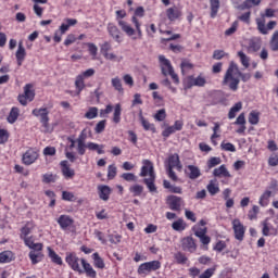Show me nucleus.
<instances>
[{
  "label": "nucleus",
  "instance_id": "69168bd1",
  "mask_svg": "<svg viewBox=\"0 0 278 278\" xmlns=\"http://www.w3.org/2000/svg\"><path fill=\"white\" fill-rule=\"evenodd\" d=\"M56 176L53 174H45L42 176L43 184H55Z\"/></svg>",
  "mask_w": 278,
  "mask_h": 278
},
{
  "label": "nucleus",
  "instance_id": "a19ab883",
  "mask_svg": "<svg viewBox=\"0 0 278 278\" xmlns=\"http://www.w3.org/2000/svg\"><path fill=\"white\" fill-rule=\"evenodd\" d=\"M211 5V18H216L218 10H220V0H210Z\"/></svg>",
  "mask_w": 278,
  "mask_h": 278
},
{
  "label": "nucleus",
  "instance_id": "5701e85b",
  "mask_svg": "<svg viewBox=\"0 0 278 278\" xmlns=\"http://www.w3.org/2000/svg\"><path fill=\"white\" fill-rule=\"evenodd\" d=\"M263 236H277L278 230L268 222V219H265L263 222Z\"/></svg>",
  "mask_w": 278,
  "mask_h": 278
},
{
  "label": "nucleus",
  "instance_id": "8fccbe9b",
  "mask_svg": "<svg viewBox=\"0 0 278 278\" xmlns=\"http://www.w3.org/2000/svg\"><path fill=\"white\" fill-rule=\"evenodd\" d=\"M249 49L254 53H257L262 49V39H252L249 43Z\"/></svg>",
  "mask_w": 278,
  "mask_h": 278
},
{
  "label": "nucleus",
  "instance_id": "bf43d9fd",
  "mask_svg": "<svg viewBox=\"0 0 278 278\" xmlns=\"http://www.w3.org/2000/svg\"><path fill=\"white\" fill-rule=\"evenodd\" d=\"M220 148L223 151H229L230 153H236V146L231 142H222Z\"/></svg>",
  "mask_w": 278,
  "mask_h": 278
},
{
  "label": "nucleus",
  "instance_id": "a878e982",
  "mask_svg": "<svg viewBox=\"0 0 278 278\" xmlns=\"http://www.w3.org/2000/svg\"><path fill=\"white\" fill-rule=\"evenodd\" d=\"M235 125H239V128L236 130L237 134H244L247 131V117L244 113H241L235 121Z\"/></svg>",
  "mask_w": 278,
  "mask_h": 278
},
{
  "label": "nucleus",
  "instance_id": "58836bf2",
  "mask_svg": "<svg viewBox=\"0 0 278 278\" xmlns=\"http://www.w3.org/2000/svg\"><path fill=\"white\" fill-rule=\"evenodd\" d=\"M121 114H123V106H121V103H117L115 104L113 111V123H115V125H118V123H121Z\"/></svg>",
  "mask_w": 278,
  "mask_h": 278
},
{
  "label": "nucleus",
  "instance_id": "79ce46f5",
  "mask_svg": "<svg viewBox=\"0 0 278 278\" xmlns=\"http://www.w3.org/2000/svg\"><path fill=\"white\" fill-rule=\"evenodd\" d=\"M41 251L31 250L28 254V257L33 265H36L42 260V253Z\"/></svg>",
  "mask_w": 278,
  "mask_h": 278
},
{
  "label": "nucleus",
  "instance_id": "e2e57ef3",
  "mask_svg": "<svg viewBox=\"0 0 278 278\" xmlns=\"http://www.w3.org/2000/svg\"><path fill=\"white\" fill-rule=\"evenodd\" d=\"M62 199L63 201H76L77 198H75V193L71 191H63L62 192Z\"/></svg>",
  "mask_w": 278,
  "mask_h": 278
},
{
  "label": "nucleus",
  "instance_id": "bb28decb",
  "mask_svg": "<svg viewBox=\"0 0 278 278\" xmlns=\"http://www.w3.org/2000/svg\"><path fill=\"white\" fill-rule=\"evenodd\" d=\"M31 114L40 118V122L49 119V109L47 108L34 109Z\"/></svg>",
  "mask_w": 278,
  "mask_h": 278
},
{
  "label": "nucleus",
  "instance_id": "09e8293b",
  "mask_svg": "<svg viewBox=\"0 0 278 278\" xmlns=\"http://www.w3.org/2000/svg\"><path fill=\"white\" fill-rule=\"evenodd\" d=\"M269 48H270V51H274V52L278 51V30L274 31L269 40Z\"/></svg>",
  "mask_w": 278,
  "mask_h": 278
},
{
  "label": "nucleus",
  "instance_id": "680f3d73",
  "mask_svg": "<svg viewBox=\"0 0 278 278\" xmlns=\"http://www.w3.org/2000/svg\"><path fill=\"white\" fill-rule=\"evenodd\" d=\"M131 23L135 24V27H136V31H137V34H138V37H139V38H142V28H140V27H141V24H140V21H138V17L132 16V17H131Z\"/></svg>",
  "mask_w": 278,
  "mask_h": 278
},
{
  "label": "nucleus",
  "instance_id": "5fc2aeb1",
  "mask_svg": "<svg viewBox=\"0 0 278 278\" xmlns=\"http://www.w3.org/2000/svg\"><path fill=\"white\" fill-rule=\"evenodd\" d=\"M238 58L240 59V62H241L242 66H244V68H248L250 66L251 60L249 59V56H247V54L244 52L239 51Z\"/></svg>",
  "mask_w": 278,
  "mask_h": 278
},
{
  "label": "nucleus",
  "instance_id": "2eb2a0df",
  "mask_svg": "<svg viewBox=\"0 0 278 278\" xmlns=\"http://www.w3.org/2000/svg\"><path fill=\"white\" fill-rule=\"evenodd\" d=\"M182 251H188L189 253H194L197 251V242L192 237H185L181 239Z\"/></svg>",
  "mask_w": 278,
  "mask_h": 278
},
{
  "label": "nucleus",
  "instance_id": "ddd939ff",
  "mask_svg": "<svg viewBox=\"0 0 278 278\" xmlns=\"http://www.w3.org/2000/svg\"><path fill=\"white\" fill-rule=\"evenodd\" d=\"M206 80L203 76H198V77H188L185 80V90H189V88H192V86H199V87H203L205 86Z\"/></svg>",
  "mask_w": 278,
  "mask_h": 278
},
{
  "label": "nucleus",
  "instance_id": "7ed1b4c3",
  "mask_svg": "<svg viewBox=\"0 0 278 278\" xmlns=\"http://www.w3.org/2000/svg\"><path fill=\"white\" fill-rule=\"evenodd\" d=\"M242 74L238 71H228L224 78L225 86H228L230 90H238V84H240V77Z\"/></svg>",
  "mask_w": 278,
  "mask_h": 278
},
{
  "label": "nucleus",
  "instance_id": "aec40b11",
  "mask_svg": "<svg viewBox=\"0 0 278 278\" xmlns=\"http://www.w3.org/2000/svg\"><path fill=\"white\" fill-rule=\"evenodd\" d=\"M94 75V71H87L85 73H83L81 75L77 76L76 81H75V86L78 90V92H81L85 88V84H84V78L85 77H92Z\"/></svg>",
  "mask_w": 278,
  "mask_h": 278
},
{
  "label": "nucleus",
  "instance_id": "0e129e2a",
  "mask_svg": "<svg viewBox=\"0 0 278 278\" xmlns=\"http://www.w3.org/2000/svg\"><path fill=\"white\" fill-rule=\"evenodd\" d=\"M121 177L124 181H138V177L134 173H124Z\"/></svg>",
  "mask_w": 278,
  "mask_h": 278
},
{
  "label": "nucleus",
  "instance_id": "4d7b16f0",
  "mask_svg": "<svg viewBox=\"0 0 278 278\" xmlns=\"http://www.w3.org/2000/svg\"><path fill=\"white\" fill-rule=\"evenodd\" d=\"M220 162H223L220 160V157L218 156H212L208 161H207V168H214L215 166H218L220 164Z\"/></svg>",
  "mask_w": 278,
  "mask_h": 278
},
{
  "label": "nucleus",
  "instance_id": "4c0bfd02",
  "mask_svg": "<svg viewBox=\"0 0 278 278\" xmlns=\"http://www.w3.org/2000/svg\"><path fill=\"white\" fill-rule=\"evenodd\" d=\"M140 123L146 131H152V134H155V124L150 123L144 116H140Z\"/></svg>",
  "mask_w": 278,
  "mask_h": 278
},
{
  "label": "nucleus",
  "instance_id": "f03ea898",
  "mask_svg": "<svg viewBox=\"0 0 278 278\" xmlns=\"http://www.w3.org/2000/svg\"><path fill=\"white\" fill-rule=\"evenodd\" d=\"M115 14H116L117 25L121 27L122 31H124L126 36H129V37L134 36L136 34V29H134V27H131L129 23L123 20L125 18V16H127V12L125 10H118L115 12Z\"/></svg>",
  "mask_w": 278,
  "mask_h": 278
},
{
  "label": "nucleus",
  "instance_id": "3c124183",
  "mask_svg": "<svg viewBox=\"0 0 278 278\" xmlns=\"http://www.w3.org/2000/svg\"><path fill=\"white\" fill-rule=\"evenodd\" d=\"M129 192H131L132 197H140L144 192V187L142 185H132L129 187Z\"/></svg>",
  "mask_w": 278,
  "mask_h": 278
},
{
  "label": "nucleus",
  "instance_id": "052dcab7",
  "mask_svg": "<svg viewBox=\"0 0 278 278\" xmlns=\"http://www.w3.org/2000/svg\"><path fill=\"white\" fill-rule=\"evenodd\" d=\"M174 260L178 263V264H186L188 262V257L186 256V254L181 253V252H177L174 255Z\"/></svg>",
  "mask_w": 278,
  "mask_h": 278
},
{
  "label": "nucleus",
  "instance_id": "72a5a7b5",
  "mask_svg": "<svg viewBox=\"0 0 278 278\" xmlns=\"http://www.w3.org/2000/svg\"><path fill=\"white\" fill-rule=\"evenodd\" d=\"M77 24V20L75 18H65V23L61 24L60 31L61 34H66L71 27Z\"/></svg>",
  "mask_w": 278,
  "mask_h": 278
},
{
  "label": "nucleus",
  "instance_id": "49530a36",
  "mask_svg": "<svg viewBox=\"0 0 278 278\" xmlns=\"http://www.w3.org/2000/svg\"><path fill=\"white\" fill-rule=\"evenodd\" d=\"M159 62L161 64L162 71H173V65L170 64V61L166 59V56L160 55Z\"/></svg>",
  "mask_w": 278,
  "mask_h": 278
},
{
  "label": "nucleus",
  "instance_id": "f257e3e1",
  "mask_svg": "<svg viewBox=\"0 0 278 278\" xmlns=\"http://www.w3.org/2000/svg\"><path fill=\"white\" fill-rule=\"evenodd\" d=\"M34 229H36V222H26L25 225L20 229V238L23 240L25 247L31 249V251H42V249H45V244L36 243L34 236H29Z\"/></svg>",
  "mask_w": 278,
  "mask_h": 278
},
{
  "label": "nucleus",
  "instance_id": "2f4dec72",
  "mask_svg": "<svg viewBox=\"0 0 278 278\" xmlns=\"http://www.w3.org/2000/svg\"><path fill=\"white\" fill-rule=\"evenodd\" d=\"M86 147L89 151H96L98 155H103V153H105V150H103L105 149V146L103 144L88 142Z\"/></svg>",
  "mask_w": 278,
  "mask_h": 278
},
{
  "label": "nucleus",
  "instance_id": "a18cd8bd",
  "mask_svg": "<svg viewBox=\"0 0 278 278\" xmlns=\"http://www.w3.org/2000/svg\"><path fill=\"white\" fill-rule=\"evenodd\" d=\"M188 227L184 218H178L176 222L172 224V228L174 231H184Z\"/></svg>",
  "mask_w": 278,
  "mask_h": 278
},
{
  "label": "nucleus",
  "instance_id": "de8ad7c7",
  "mask_svg": "<svg viewBox=\"0 0 278 278\" xmlns=\"http://www.w3.org/2000/svg\"><path fill=\"white\" fill-rule=\"evenodd\" d=\"M97 116H99V109L96 106H90L85 113V118L88 121H92L93 118H97Z\"/></svg>",
  "mask_w": 278,
  "mask_h": 278
},
{
  "label": "nucleus",
  "instance_id": "9b49d317",
  "mask_svg": "<svg viewBox=\"0 0 278 278\" xmlns=\"http://www.w3.org/2000/svg\"><path fill=\"white\" fill-rule=\"evenodd\" d=\"M58 225L63 229V231H66L68 229H75V219L71 217L70 215H61L56 219Z\"/></svg>",
  "mask_w": 278,
  "mask_h": 278
},
{
  "label": "nucleus",
  "instance_id": "c03bdc74",
  "mask_svg": "<svg viewBox=\"0 0 278 278\" xmlns=\"http://www.w3.org/2000/svg\"><path fill=\"white\" fill-rule=\"evenodd\" d=\"M260 116H261V113L257 110L251 111L248 116V121L250 125H257L260 123Z\"/></svg>",
  "mask_w": 278,
  "mask_h": 278
},
{
  "label": "nucleus",
  "instance_id": "cd10ccee",
  "mask_svg": "<svg viewBox=\"0 0 278 278\" xmlns=\"http://www.w3.org/2000/svg\"><path fill=\"white\" fill-rule=\"evenodd\" d=\"M187 175L189 179H199V177H201V169L198 166L189 165L187 167Z\"/></svg>",
  "mask_w": 278,
  "mask_h": 278
},
{
  "label": "nucleus",
  "instance_id": "dca6fc26",
  "mask_svg": "<svg viewBox=\"0 0 278 278\" xmlns=\"http://www.w3.org/2000/svg\"><path fill=\"white\" fill-rule=\"evenodd\" d=\"M182 14L181 9L177 5L170 7L166 10V16L172 23L181 18Z\"/></svg>",
  "mask_w": 278,
  "mask_h": 278
},
{
  "label": "nucleus",
  "instance_id": "37998d69",
  "mask_svg": "<svg viewBox=\"0 0 278 278\" xmlns=\"http://www.w3.org/2000/svg\"><path fill=\"white\" fill-rule=\"evenodd\" d=\"M206 190L210 192L212 197L214 194H218L220 192V188L218 187V182L216 180H211L208 185L206 186Z\"/></svg>",
  "mask_w": 278,
  "mask_h": 278
},
{
  "label": "nucleus",
  "instance_id": "603ef678",
  "mask_svg": "<svg viewBox=\"0 0 278 278\" xmlns=\"http://www.w3.org/2000/svg\"><path fill=\"white\" fill-rule=\"evenodd\" d=\"M143 182L146 184L150 192H157V187H155V176L152 178H144Z\"/></svg>",
  "mask_w": 278,
  "mask_h": 278
},
{
  "label": "nucleus",
  "instance_id": "1a4fd4ad",
  "mask_svg": "<svg viewBox=\"0 0 278 278\" xmlns=\"http://www.w3.org/2000/svg\"><path fill=\"white\" fill-rule=\"evenodd\" d=\"M40 157V154L36 149H28L22 156V162L25 166H31Z\"/></svg>",
  "mask_w": 278,
  "mask_h": 278
},
{
  "label": "nucleus",
  "instance_id": "a211bd4d",
  "mask_svg": "<svg viewBox=\"0 0 278 278\" xmlns=\"http://www.w3.org/2000/svg\"><path fill=\"white\" fill-rule=\"evenodd\" d=\"M15 58L18 66H22L23 62H25V58H27V51L25 50V46H23V41H18Z\"/></svg>",
  "mask_w": 278,
  "mask_h": 278
},
{
  "label": "nucleus",
  "instance_id": "6e6d98bb",
  "mask_svg": "<svg viewBox=\"0 0 278 278\" xmlns=\"http://www.w3.org/2000/svg\"><path fill=\"white\" fill-rule=\"evenodd\" d=\"M154 121H157L159 123H162V121H166V110L161 109L156 111V113L153 115Z\"/></svg>",
  "mask_w": 278,
  "mask_h": 278
},
{
  "label": "nucleus",
  "instance_id": "f704fd0d",
  "mask_svg": "<svg viewBox=\"0 0 278 278\" xmlns=\"http://www.w3.org/2000/svg\"><path fill=\"white\" fill-rule=\"evenodd\" d=\"M270 197H273V191L266 190L260 198L258 204L261 207H266L270 203Z\"/></svg>",
  "mask_w": 278,
  "mask_h": 278
},
{
  "label": "nucleus",
  "instance_id": "774afa93",
  "mask_svg": "<svg viewBox=\"0 0 278 278\" xmlns=\"http://www.w3.org/2000/svg\"><path fill=\"white\" fill-rule=\"evenodd\" d=\"M268 164L270 166H278V154H271L268 159Z\"/></svg>",
  "mask_w": 278,
  "mask_h": 278
},
{
  "label": "nucleus",
  "instance_id": "13d9d810",
  "mask_svg": "<svg viewBox=\"0 0 278 278\" xmlns=\"http://www.w3.org/2000/svg\"><path fill=\"white\" fill-rule=\"evenodd\" d=\"M108 125V121L102 119L100 121L96 127H94V131L96 134H103V131H105V126Z\"/></svg>",
  "mask_w": 278,
  "mask_h": 278
},
{
  "label": "nucleus",
  "instance_id": "423d86ee",
  "mask_svg": "<svg viewBox=\"0 0 278 278\" xmlns=\"http://www.w3.org/2000/svg\"><path fill=\"white\" fill-rule=\"evenodd\" d=\"M231 225L236 240L242 242V240H244V233H247V227H244V224H242L239 218H235Z\"/></svg>",
  "mask_w": 278,
  "mask_h": 278
},
{
  "label": "nucleus",
  "instance_id": "ea45409f",
  "mask_svg": "<svg viewBox=\"0 0 278 278\" xmlns=\"http://www.w3.org/2000/svg\"><path fill=\"white\" fill-rule=\"evenodd\" d=\"M48 255L50 260L53 262V264H58V266H62L63 264L62 257H60V255H58V253H55V251H53V249H51L50 247H48Z\"/></svg>",
  "mask_w": 278,
  "mask_h": 278
},
{
  "label": "nucleus",
  "instance_id": "c756f323",
  "mask_svg": "<svg viewBox=\"0 0 278 278\" xmlns=\"http://www.w3.org/2000/svg\"><path fill=\"white\" fill-rule=\"evenodd\" d=\"M167 168H177L178 170H181V162L179 161V154H173L168 157Z\"/></svg>",
  "mask_w": 278,
  "mask_h": 278
},
{
  "label": "nucleus",
  "instance_id": "864d4df0",
  "mask_svg": "<svg viewBox=\"0 0 278 278\" xmlns=\"http://www.w3.org/2000/svg\"><path fill=\"white\" fill-rule=\"evenodd\" d=\"M86 47H88L89 54L91 55L92 60H94L99 53V48L92 42H87Z\"/></svg>",
  "mask_w": 278,
  "mask_h": 278
},
{
  "label": "nucleus",
  "instance_id": "393cba45",
  "mask_svg": "<svg viewBox=\"0 0 278 278\" xmlns=\"http://www.w3.org/2000/svg\"><path fill=\"white\" fill-rule=\"evenodd\" d=\"M214 177H224L225 179H230L231 174L229 173V169H227L226 165H220L219 167L215 168L213 170Z\"/></svg>",
  "mask_w": 278,
  "mask_h": 278
},
{
  "label": "nucleus",
  "instance_id": "9d476101",
  "mask_svg": "<svg viewBox=\"0 0 278 278\" xmlns=\"http://www.w3.org/2000/svg\"><path fill=\"white\" fill-rule=\"evenodd\" d=\"M140 177H146V179L155 177V168L153 167V162L149 160L142 161Z\"/></svg>",
  "mask_w": 278,
  "mask_h": 278
},
{
  "label": "nucleus",
  "instance_id": "338daca9",
  "mask_svg": "<svg viewBox=\"0 0 278 278\" xmlns=\"http://www.w3.org/2000/svg\"><path fill=\"white\" fill-rule=\"evenodd\" d=\"M214 273H216V267L207 268L203 274L199 276V278H212L214 277Z\"/></svg>",
  "mask_w": 278,
  "mask_h": 278
},
{
  "label": "nucleus",
  "instance_id": "39448f33",
  "mask_svg": "<svg viewBox=\"0 0 278 278\" xmlns=\"http://www.w3.org/2000/svg\"><path fill=\"white\" fill-rule=\"evenodd\" d=\"M36 97V92L34 91V85L27 84L24 87V93L17 97V101L21 105H27L28 101L31 102Z\"/></svg>",
  "mask_w": 278,
  "mask_h": 278
},
{
  "label": "nucleus",
  "instance_id": "f3484780",
  "mask_svg": "<svg viewBox=\"0 0 278 278\" xmlns=\"http://www.w3.org/2000/svg\"><path fill=\"white\" fill-rule=\"evenodd\" d=\"M100 51L105 60H116V54L110 53V51H112V43L110 41H104L100 46Z\"/></svg>",
  "mask_w": 278,
  "mask_h": 278
},
{
  "label": "nucleus",
  "instance_id": "6e6552de",
  "mask_svg": "<svg viewBox=\"0 0 278 278\" xmlns=\"http://www.w3.org/2000/svg\"><path fill=\"white\" fill-rule=\"evenodd\" d=\"M65 262L68 264L72 270L79 273V275L84 274V269L81 268V266H79V263H81V258L77 257L76 254H73V253L67 254Z\"/></svg>",
  "mask_w": 278,
  "mask_h": 278
},
{
  "label": "nucleus",
  "instance_id": "b1692460",
  "mask_svg": "<svg viewBox=\"0 0 278 278\" xmlns=\"http://www.w3.org/2000/svg\"><path fill=\"white\" fill-rule=\"evenodd\" d=\"M61 169L65 179H73L75 177V170L68 166V161L61 162Z\"/></svg>",
  "mask_w": 278,
  "mask_h": 278
},
{
  "label": "nucleus",
  "instance_id": "e433bc0d",
  "mask_svg": "<svg viewBox=\"0 0 278 278\" xmlns=\"http://www.w3.org/2000/svg\"><path fill=\"white\" fill-rule=\"evenodd\" d=\"M242 110V102H237L235 103L229 112H228V118L231 121L233 118H236V116L238 115V112H240Z\"/></svg>",
  "mask_w": 278,
  "mask_h": 278
},
{
  "label": "nucleus",
  "instance_id": "20e7f679",
  "mask_svg": "<svg viewBox=\"0 0 278 278\" xmlns=\"http://www.w3.org/2000/svg\"><path fill=\"white\" fill-rule=\"evenodd\" d=\"M160 268H162V263L160 261H151L139 265L137 273L138 275L147 277V275H151V273L160 270Z\"/></svg>",
  "mask_w": 278,
  "mask_h": 278
},
{
  "label": "nucleus",
  "instance_id": "6ab92c4d",
  "mask_svg": "<svg viewBox=\"0 0 278 278\" xmlns=\"http://www.w3.org/2000/svg\"><path fill=\"white\" fill-rule=\"evenodd\" d=\"M80 264L83 266V273H85L87 275V277L97 278V270H94L92 265L90 263H88V261H86V258H81Z\"/></svg>",
  "mask_w": 278,
  "mask_h": 278
},
{
  "label": "nucleus",
  "instance_id": "4be33fe9",
  "mask_svg": "<svg viewBox=\"0 0 278 278\" xmlns=\"http://www.w3.org/2000/svg\"><path fill=\"white\" fill-rule=\"evenodd\" d=\"M205 225H207V222H205V219H201L193 227L194 236H197V238L200 236H205L207 233V227H205Z\"/></svg>",
  "mask_w": 278,
  "mask_h": 278
},
{
  "label": "nucleus",
  "instance_id": "7c9ffc66",
  "mask_svg": "<svg viewBox=\"0 0 278 278\" xmlns=\"http://www.w3.org/2000/svg\"><path fill=\"white\" fill-rule=\"evenodd\" d=\"M14 260V252L7 250L0 253V264H10Z\"/></svg>",
  "mask_w": 278,
  "mask_h": 278
},
{
  "label": "nucleus",
  "instance_id": "c9c22d12",
  "mask_svg": "<svg viewBox=\"0 0 278 278\" xmlns=\"http://www.w3.org/2000/svg\"><path fill=\"white\" fill-rule=\"evenodd\" d=\"M262 3V0H245L239 7L240 10H251V8H257Z\"/></svg>",
  "mask_w": 278,
  "mask_h": 278
},
{
  "label": "nucleus",
  "instance_id": "0eeeda50",
  "mask_svg": "<svg viewBox=\"0 0 278 278\" xmlns=\"http://www.w3.org/2000/svg\"><path fill=\"white\" fill-rule=\"evenodd\" d=\"M256 27L260 34L263 36H268V31L273 30L275 27H277L276 21H270L266 25V20L257 18L256 20Z\"/></svg>",
  "mask_w": 278,
  "mask_h": 278
},
{
  "label": "nucleus",
  "instance_id": "f8f14e48",
  "mask_svg": "<svg viewBox=\"0 0 278 278\" xmlns=\"http://www.w3.org/2000/svg\"><path fill=\"white\" fill-rule=\"evenodd\" d=\"M108 33L117 42L121 45L123 42V33H121V29H118V26H116L114 23H109L106 26Z\"/></svg>",
  "mask_w": 278,
  "mask_h": 278
},
{
  "label": "nucleus",
  "instance_id": "473e14b6",
  "mask_svg": "<svg viewBox=\"0 0 278 278\" xmlns=\"http://www.w3.org/2000/svg\"><path fill=\"white\" fill-rule=\"evenodd\" d=\"M18 116H21V110L16 106H13L7 117L8 123L14 125L15 121H18Z\"/></svg>",
  "mask_w": 278,
  "mask_h": 278
},
{
  "label": "nucleus",
  "instance_id": "c85d7f7f",
  "mask_svg": "<svg viewBox=\"0 0 278 278\" xmlns=\"http://www.w3.org/2000/svg\"><path fill=\"white\" fill-rule=\"evenodd\" d=\"M93 261L94 268H99L100 270H103L105 268V261L101 255H99V252H96L91 255Z\"/></svg>",
  "mask_w": 278,
  "mask_h": 278
},
{
  "label": "nucleus",
  "instance_id": "4468645a",
  "mask_svg": "<svg viewBox=\"0 0 278 278\" xmlns=\"http://www.w3.org/2000/svg\"><path fill=\"white\" fill-rule=\"evenodd\" d=\"M182 203L184 200L177 195H170L167 198V205L169 206V210H173L174 212H181Z\"/></svg>",
  "mask_w": 278,
  "mask_h": 278
},
{
  "label": "nucleus",
  "instance_id": "412c9836",
  "mask_svg": "<svg viewBox=\"0 0 278 278\" xmlns=\"http://www.w3.org/2000/svg\"><path fill=\"white\" fill-rule=\"evenodd\" d=\"M98 194L102 201H110V194H112V188L108 185L98 186Z\"/></svg>",
  "mask_w": 278,
  "mask_h": 278
}]
</instances>
